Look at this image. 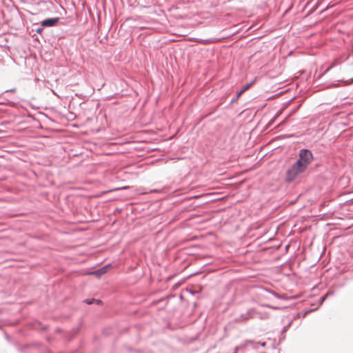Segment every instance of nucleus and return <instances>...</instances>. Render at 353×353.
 I'll return each mask as SVG.
<instances>
[{
	"mask_svg": "<svg viewBox=\"0 0 353 353\" xmlns=\"http://www.w3.org/2000/svg\"><path fill=\"white\" fill-rule=\"evenodd\" d=\"M309 163L308 150L303 149L299 152V158L287 172L286 179L292 181L296 176L305 171Z\"/></svg>",
	"mask_w": 353,
	"mask_h": 353,
	"instance_id": "obj_1",
	"label": "nucleus"
},
{
	"mask_svg": "<svg viewBox=\"0 0 353 353\" xmlns=\"http://www.w3.org/2000/svg\"><path fill=\"white\" fill-rule=\"evenodd\" d=\"M59 21V17L47 19L43 20L41 22V26L43 27L54 26V25H56L58 23Z\"/></svg>",
	"mask_w": 353,
	"mask_h": 353,
	"instance_id": "obj_2",
	"label": "nucleus"
},
{
	"mask_svg": "<svg viewBox=\"0 0 353 353\" xmlns=\"http://www.w3.org/2000/svg\"><path fill=\"white\" fill-rule=\"evenodd\" d=\"M252 84H253V83H252V82H251V83H248V84L245 85L242 88V89H241V90H242L243 92H245L247 90H248V89L251 87V85H252Z\"/></svg>",
	"mask_w": 353,
	"mask_h": 353,
	"instance_id": "obj_3",
	"label": "nucleus"
},
{
	"mask_svg": "<svg viewBox=\"0 0 353 353\" xmlns=\"http://www.w3.org/2000/svg\"><path fill=\"white\" fill-rule=\"evenodd\" d=\"M244 92L241 90L238 93H237V95H236V99L243 93Z\"/></svg>",
	"mask_w": 353,
	"mask_h": 353,
	"instance_id": "obj_4",
	"label": "nucleus"
},
{
	"mask_svg": "<svg viewBox=\"0 0 353 353\" xmlns=\"http://www.w3.org/2000/svg\"><path fill=\"white\" fill-rule=\"evenodd\" d=\"M323 299H324V297H320V298L319 299V301L321 302V303H320V304H321V303H322V302H323Z\"/></svg>",
	"mask_w": 353,
	"mask_h": 353,
	"instance_id": "obj_5",
	"label": "nucleus"
},
{
	"mask_svg": "<svg viewBox=\"0 0 353 353\" xmlns=\"http://www.w3.org/2000/svg\"><path fill=\"white\" fill-rule=\"evenodd\" d=\"M93 301H94V299H92V301H89L87 302V303L88 304H91V303H93Z\"/></svg>",
	"mask_w": 353,
	"mask_h": 353,
	"instance_id": "obj_6",
	"label": "nucleus"
},
{
	"mask_svg": "<svg viewBox=\"0 0 353 353\" xmlns=\"http://www.w3.org/2000/svg\"><path fill=\"white\" fill-rule=\"evenodd\" d=\"M316 309V307H314V308H310V311L312 310H315Z\"/></svg>",
	"mask_w": 353,
	"mask_h": 353,
	"instance_id": "obj_7",
	"label": "nucleus"
},
{
	"mask_svg": "<svg viewBox=\"0 0 353 353\" xmlns=\"http://www.w3.org/2000/svg\"><path fill=\"white\" fill-rule=\"evenodd\" d=\"M41 32V30H40V29H39V30H37V32Z\"/></svg>",
	"mask_w": 353,
	"mask_h": 353,
	"instance_id": "obj_8",
	"label": "nucleus"
}]
</instances>
